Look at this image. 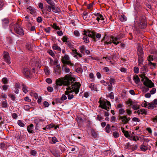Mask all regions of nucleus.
<instances>
[{"label": "nucleus", "instance_id": "obj_50", "mask_svg": "<svg viewBox=\"0 0 157 157\" xmlns=\"http://www.w3.org/2000/svg\"><path fill=\"white\" fill-rule=\"evenodd\" d=\"M50 151L52 153V154L56 157H58V156H59L58 154L56 153L54 151L50 150Z\"/></svg>", "mask_w": 157, "mask_h": 157}, {"label": "nucleus", "instance_id": "obj_54", "mask_svg": "<svg viewBox=\"0 0 157 157\" xmlns=\"http://www.w3.org/2000/svg\"><path fill=\"white\" fill-rule=\"evenodd\" d=\"M148 65L149 66L151 67L153 66V67H155L156 65V63H152L151 62H150L148 63Z\"/></svg>", "mask_w": 157, "mask_h": 157}, {"label": "nucleus", "instance_id": "obj_41", "mask_svg": "<svg viewBox=\"0 0 157 157\" xmlns=\"http://www.w3.org/2000/svg\"><path fill=\"white\" fill-rule=\"evenodd\" d=\"M46 1L48 4L52 6L55 5V3L52 0H46Z\"/></svg>", "mask_w": 157, "mask_h": 157}, {"label": "nucleus", "instance_id": "obj_26", "mask_svg": "<svg viewBox=\"0 0 157 157\" xmlns=\"http://www.w3.org/2000/svg\"><path fill=\"white\" fill-rule=\"evenodd\" d=\"M137 51L139 52V55H143V51L142 48L141 46L138 45L137 47Z\"/></svg>", "mask_w": 157, "mask_h": 157}, {"label": "nucleus", "instance_id": "obj_21", "mask_svg": "<svg viewBox=\"0 0 157 157\" xmlns=\"http://www.w3.org/2000/svg\"><path fill=\"white\" fill-rule=\"evenodd\" d=\"M65 44H66L68 47H69L71 49H74V46L71 44L69 40Z\"/></svg>", "mask_w": 157, "mask_h": 157}, {"label": "nucleus", "instance_id": "obj_6", "mask_svg": "<svg viewBox=\"0 0 157 157\" xmlns=\"http://www.w3.org/2000/svg\"><path fill=\"white\" fill-rule=\"evenodd\" d=\"M83 35L86 36H88L92 38L94 41H96L95 36V32L93 31H89L87 33L85 30L83 31Z\"/></svg>", "mask_w": 157, "mask_h": 157}, {"label": "nucleus", "instance_id": "obj_42", "mask_svg": "<svg viewBox=\"0 0 157 157\" xmlns=\"http://www.w3.org/2000/svg\"><path fill=\"white\" fill-rule=\"evenodd\" d=\"M62 40L63 42L66 43L69 40H68V38L66 36H63L62 38Z\"/></svg>", "mask_w": 157, "mask_h": 157}, {"label": "nucleus", "instance_id": "obj_46", "mask_svg": "<svg viewBox=\"0 0 157 157\" xmlns=\"http://www.w3.org/2000/svg\"><path fill=\"white\" fill-rule=\"evenodd\" d=\"M83 39L85 43H88L89 42V39L87 36H85L83 37Z\"/></svg>", "mask_w": 157, "mask_h": 157}, {"label": "nucleus", "instance_id": "obj_1", "mask_svg": "<svg viewBox=\"0 0 157 157\" xmlns=\"http://www.w3.org/2000/svg\"><path fill=\"white\" fill-rule=\"evenodd\" d=\"M75 81V78L71 75H67L63 78H61L57 79L56 81V83L59 86H61L62 85L67 86Z\"/></svg>", "mask_w": 157, "mask_h": 157}, {"label": "nucleus", "instance_id": "obj_43", "mask_svg": "<svg viewBox=\"0 0 157 157\" xmlns=\"http://www.w3.org/2000/svg\"><path fill=\"white\" fill-rule=\"evenodd\" d=\"M2 107L3 108H6L7 106V104L6 100L3 101L2 103Z\"/></svg>", "mask_w": 157, "mask_h": 157}, {"label": "nucleus", "instance_id": "obj_18", "mask_svg": "<svg viewBox=\"0 0 157 157\" xmlns=\"http://www.w3.org/2000/svg\"><path fill=\"white\" fill-rule=\"evenodd\" d=\"M111 39L112 40V41L113 43L116 45H117L119 43V42L118 41L116 42V41L119 40V38H118L117 37H112Z\"/></svg>", "mask_w": 157, "mask_h": 157}, {"label": "nucleus", "instance_id": "obj_58", "mask_svg": "<svg viewBox=\"0 0 157 157\" xmlns=\"http://www.w3.org/2000/svg\"><path fill=\"white\" fill-rule=\"evenodd\" d=\"M30 108V106L29 105H26L24 106V109L26 111L29 110Z\"/></svg>", "mask_w": 157, "mask_h": 157}, {"label": "nucleus", "instance_id": "obj_60", "mask_svg": "<svg viewBox=\"0 0 157 157\" xmlns=\"http://www.w3.org/2000/svg\"><path fill=\"white\" fill-rule=\"evenodd\" d=\"M28 9L31 11L30 13H33L35 12L34 10L32 7L29 6L28 7Z\"/></svg>", "mask_w": 157, "mask_h": 157}, {"label": "nucleus", "instance_id": "obj_14", "mask_svg": "<svg viewBox=\"0 0 157 157\" xmlns=\"http://www.w3.org/2000/svg\"><path fill=\"white\" fill-rule=\"evenodd\" d=\"M61 72V68L59 65H58L55 67L54 68V73L56 75H59Z\"/></svg>", "mask_w": 157, "mask_h": 157}, {"label": "nucleus", "instance_id": "obj_59", "mask_svg": "<svg viewBox=\"0 0 157 157\" xmlns=\"http://www.w3.org/2000/svg\"><path fill=\"white\" fill-rule=\"evenodd\" d=\"M2 82L4 84H7L8 82L7 78L5 77L3 78L2 79Z\"/></svg>", "mask_w": 157, "mask_h": 157}, {"label": "nucleus", "instance_id": "obj_4", "mask_svg": "<svg viewBox=\"0 0 157 157\" xmlns=\"http://www.w3.org/2000/svg\"><path fill=\"white\" fill-rule=\"evenodd\" d=\"M15 32L18 34L23 36L24 34L23 28L17 23H16L14 26Z\"/></svg>", "mask_w": 157, "mask_h": 157}, {"label": "nucleus", "instance_id": "obj_32", "mask_svg": "<svg viewBox=\"0 0 157 157\" xmlns=\"http://www.w3.org/2000/svg\"><path fill=\"white\" fill-rule=\"evenodd\" d=\"M132 146L129 143H127L125 145L124 148L126 149H131L132 147Z\"/></svg>", "mask_w": 157, "mask_h": 157}, {"label": "nucleus", "instance_id": "obj_10", "mask_svg": "<svg viewBox=\"0 0 157 157\" xmlns=\"http://www.w3.org/2000/svg\"><path fill=\"white\" fill-rule=\"evenodd\" d=\"M79 49L80 52L83 54H86L88 55L90 53V52L88 50L86 49L84 45L80 46L79 48Z\"/></svg>", "mask_w": 157, "mask_h": 157}, {"label": "nucleus", "instance_id": "obj_29", "mask_svg": "<svg viewBox=\"0 0 157 157\" xmlns=\"http://www.w3.org/2000/svg\"><path fill=\"white\" fill-rule=\"evenodd\" d=\"M94 14L97 17L96 19L98 21H99L100 18L102 17V15L100 14L99 13H95Z\"/></svg>", "mask_w": 157, "mask_h": 157}, {"label": "nucleus", "instance_id": "obj_47", "mask_svg": "<svg viewBox=\"0 0 157 157\" xmlns=\"http://www.w3.org/2000/svg\"><path fill=\"white\" fill-rule=\"evenodd\" d=\"M30 153L33 156H36L37 154V152L35 150H32L30 151Z\"/></svg>", "mask_w": 157, "mask_h": 157}, {"label": "nucleus", "instance_id": "obj_33", "mask_svg": "<svg viewBox=\"0 0 157 157\" xmlns=\"http://www.w3.org/2000/svg\"><path fill=\"white\" fill-rule=\"evenodd\" d=\"M147 67L146 65L143 66L141 68V71L142 73H144L147 71Z\"/></svg>", "mask_w": 157, "mask_h": 157}, {"label": "nucleus", "instance_id": "obj_8", "mask_svg": "<svg viewBox=\"0 0 157 157\" xmlns=\"http://www.w3.org/2000/svg\"><path fill=\"white\" fill-rule=\"evenodd\" d=\"M3 54L5 61L7 63L10 64L11 62L9 53L7 52H4Z\"/></svg>", "mask_w": 157, "mask_h": 157}, {"label": "nucleus", "instance_id": "obj_23", "mask_svg": "<svg viewBox=\"0 0 157 157\" xmlns=\"http://www.w3.org/2000/svg\"><path fill=\"white\" fill-rule=\"evenodd\" d=\"M140 148L141 151H146L147 149V147L143 144L140 145Z\"/></svg>", "mask_w": 157, "mask_h": 157}, {"label": "nucleus", "instance_id": "obj_36", "mask_svg": "<svg viewBox=\"0 0 157 157\" xmlns=\"http://www.w3.org/2000/svg\"><path fill=\"white\" fill-rule=\"evenodd\" d=\"M88 14V13L86 12H84L83 13V19L86 20H87V14Z\"/></svg>", "mask_w": 157, "mask_h": 157}, {"label": "nucleus", "instance_id": "obj_19", "mask_svg": "<svg viewBox=\"0 0 157 157\" xmlns=\"http://www.w3.org/2000/svg\"><path fill=\"white\" fill-rule=\"evenodd\" d=\"M133 80L136 84L139 83L140 82V80L138 76L137 75H135L133 77Z\"/></svg>", "mask_w": 157, "mask_h": 157}, {"label": "nucleus", "instance_id": "obj_48", "mask_svg": "<svg viewBox=\"0 0 157 157\" xmlns=\"http://www.w3.org/2000/svg\"><path fill=\"white\" fill-rule=\"evenodd\" d=\"M140 113L141 114H147V113L146 111H145V109H140Z\"/></svg>", "mask_w": 157, "mask_h": 157}, {"label": "nucleus", "instance_id": "obj_57", "mask_svg": "<svg viewBox=\"0 0 157 157\" xmlns=\"http://www.w3.org/2000/svg\"><path fill=\"white\" fill-rule=\"evenodd\" d=\"M124 135L127 138H129L130 137V135L129 134L128 131H126L124 133Z\"/></svg>", "mask_w": 157, "mask_h": 157}, {"label": "nucleus", "instance_id": "obj_63", "mask_svg": "<svg viewBox=\"0 0 157 157\" xmlns=\"http://www.w3.org/2000/svg\"><path fill=\"white\" fill-rule=\"evenodd\" d=\"M156 90V89L154 88H152V90L150 91V93L151 94H153L155 93Z\"/></svg>", "mask_w": 157, "mask_h": 157}, {"label": "nucleus", "instance_id": "obj_52", "mask_svg": "<svg viewBox=\"0 0 157 157\" xmlns=\"http://www.w3.org/2000/svg\"><path fill=\"white\" fill-rule=\"evenodd\" d=\"M101 35L100 34L96 33L95 32V38L96 37L97 38H98V40H99L100 39V38H101ZM95 39H96V38H95ZM97 40H96V41H96Z\"/></svg>", "mask_w": 157, "mask_h": 157}, {"label": "nucleus", "instance_id": "obj_38", "mask_svg": "<svg viewBox=\"0 0 157 157\" xmlns=\"http://www.w3.org/2000/svg\"><path fill=\"white\" fill-rule=\"evenodd\" d=\"M132 108L135 110H136L139 108V106L137 104H132Z\"/></svg>", "mask_w": 157, "mask_h": 157}, {"label": "nucleus", "instance_id": "obj_12", "mask_svg": "<svg viewBox=\"0 0 157 157\" xmlns=\"http://www.w3.org/2000/svg\"><path fill=\"white\" fill-rule=\"evenodd\" d=\"M72 92H73L70 90H67L65 92L64 94L67 96L69 100H71L74 98L73 95L71 94V93Z\"/></svg>", "mask_w": 157, "mask_h": 157}, {"label": "nucleus", "instance_id": "obj_37", "mask_svg": "<svg viewBox=\"0 0 157 157\" xmlns=\"http://www.w3.org/2000/svg\"><path fill=\"white\" fill-rule=\"evenodd\" d=\"M109 81V82L111 83V84H114L116 82L115 79L113 78H110V79H108Z\"/></svg>", "mask_w": 157, "mask_h": 157}, {"label": "nucleus", "instance_id": "obj_5", "mask_svg": "<svg viewBox=\"0 0 157 157\" xmlns=\"http://www.w3.org/2000/svg\"><path fill=\"white\" fill-rule=\"evenodd\" d=\"M119 120H121V123L124 124H126L130 120V117H127V116L124 115L119 116Z\"/></svg>", "mask_w": 157, "mask_h": 157}, {"label": "nucleus", "instance_id": "obj_24", "mask_svg": "<svg viewBox=\"0 0 157 157\" xmlns=\"http://www.w3.org/2000/svg\"><path fill=\"white\" fill-rule=\"evenodd\" d=\"M30 95L31 96L34 97L36 98H38V94L34 91H31L30 93Z\"/></svg>", "mask_w": 157, "mask_h": 157}, {"label": "nucleus", "instance_id": "obj_51", "mask_svg": "<svg viewBox=\"0 0 157 157\" xmlns=\"http://www.w3.org/2000/svg\"><path fill=\"white\" fill-rule=\"evenodd\" d=\"M52 27L57 30H59L60 29V28L59 27V26H57L56 25V23H54L52 25Z\"/></svg>", "mask_w": 157, "mask_h": 157}, {"label": "nucleus", "instance_id": "obj_49", "mask_svg": "<svg viewBox=\"0 0 157 157\" xmlns=\"http://www.w3.org/2000/svg\"><path fill=\"white\" fill-rule=\"evenodd\" d=\"M8 96L13 101H14L16 98V97L13 94H10L8 95Z\"/></svg>", "mask_w": 157, "mask_h": 157}, {"label": "nucleus", "instance_id": "obj_40", "mask_svg": "<svg viewBox=\"0 0 157 157\" xmlns=\"http://www.w3.org/2000/svg\"><path fill=\"white\" fill-rule=\"evenodd\" d=\"M110 125L109 124H107L106 127H105V130L106 132L107 133H109L110 132Z\"/></svg>", "mask_w": 157, "mask_h": 157}, {"label": "nucleus", "instance_id": "obj_13", "mask_svg": "<svg viewBox=\"0 0 157 157\" xmlns=\"http://www.w3.org/2000/svg\"><path fill=\"white\" fill-rule=\"evenodd\" d=\"M149 81H144V85L147 87L151 88L154 86V83L149 80H148Z\"/></svg>", "mask_w": 157, "mask_h": 157}, {"label": "nucleus", "instance_id": "obj_27", "mask_svg": "<svg viewBox=\"0 0 157 157\" xmlns=\"http://www.w3.org/2000/svg\"><path fill=\"white\" fill-rule=\"evenodd\" d=\"M22 90H23V91L25 93H27L28 91V87L27 86L23 84H22Z\"/></svg>", "mask_w": 157, "mask_h": 157}, {"label": "nucleus", "instance_id": "obj_9", "mask_svg": "<svg viewBox=\"0 0 157 157\" xmlns=\"http://www.w3.org/2000/svg\"><path fill=\"white\" fill-rule=\"evenodd\" d=\"M69 59V57L67 55H65L63 59L62 60V63L64 64H70L71 65H73L70 61H68Z\"/></svg>", "mask_w": 157, "mask_h": 157}, {"label": "nucleus", "instance_id": "obj_31", "mask_svg": "<svg viewBox=\"0 0 157 157\" xmlns=\"http://www.w3.org/2000/svg\"><path fill=\"white\" fill-rule=\"evenodd\" d=\"M2 25L4 26H5L9 23V21L8 19L7 18H6L3 19H2Z\"/></svg>", "mask_w": 157, "mask_h": 157}, {"label": "nucleus", "instance_id": "obj_53", "mask_svg": "<svg viewBox=\"0 0 157 157\" xmlns=\"http://www.w3.org/2000/svg\"><path fill=\"white\" fill-rule=\"evenodd\" d=\"M134 71L135 73L136 74H138L139 72V68L137 67H135L134 68Z\"/></svg>", "mask_w": 157, "mask_h": 157}, {"label": "nucleus", "instance_id": "obj_11", "mask_svg": "<svg viewBox=\"0 0 157 157\" xmlns=\"http://www.w3.org/2000/svg\"><path fill=\"white\" fill-rule=\"evenodd\" d=\"M147 26L146 21L144 19H141L139 23V26L141 29L145 28Z\"/></svg>", "mask_w": 157, "mask_h": 157}, {"label": "nucleus", "instance_id": "obj_28", "mask_svg": "<svg viewBox=\"0 0 157 157\" xmlns=\"http://www.w3.org/2000/svg\"><path fill=\"white\" fill-rule=\"evenodd\" d=\"M53 49L54 50H57L60 52H61V49L56 44H54L52 46Z\"/></svg>", "mask_w": 157, "mask_h": 157}, {"label": "nucleus", "instance_id": "obj_30", "mask_svg": "<svg viewBox=\"0 0 157 157\" xmlns=\"http://www.w3.org/2000/svg\"><path fill=\"white\" fill-rule=\"evenodd\" d=\"M44 71L45 74L46 75H48L50 74V71L48 67L45 66L44 68Z\"/></svg>", "mask_w": 157, "mask_h": 157}, {"label": "nucleus", "instance_id": "obj_44", "mask_svg": "<svg viewBox=\"0 0 157 157\" xmlns=\"http://www.w3.org/2000/svg\"><path fill=\"white\" fill-rule=\"evenodd\" d=\"M113 135L115 138H117L119 136V133L117 132H114L113 133Z\"/></svg>", "mask_w": 157, "mask_h": 157}, {"label": "nucleus", "instance_id": "obj_16", "mask_svg": "<svg viewBox=\"0 0 157 157\" xmlns=\"http://www.w3.org/2000/svg\"><path fill=\"white\" fill-rule=\"evenodd\" d=\"M139 54H138V65H142L143 64V55Z\"/></svg>", "mask_w": 157, "mask_h": 157}, {"label": "nucleus", "instance_id": "obj_45", "mask_svg": "<svg viewBox=\"0 0 157 157\" xmlns=\"http://www.w3.org/2000/svg\"><path fill=\"white\" fill-rule=\"evenodd\" d=\"M92 135L94 138L97 137V133L93 130H91Z\"/></svg>", "mask_w": 157, "mask_h": 157}, {"label": "nucleus", "instance_id": "obj_34", "mask_svg": "<svg viewBox=\"0 0 157 157\" xmlns=\"http://www.w3.org/2000/svg\"><path fill=\"white\" fill-rule=\"evenodd\" d=\"M26 48L29 51H31L32 50V45L30 43H28L26 45Z\"/></svg>", "mask_w": 157, "mask_h": 157}, {"label": "nucleus", "instance_id": "obj_64", "mask_svg": "<svg viewBox=\"0 0 157 157\" xmlns=\"http://www.w3.org/2000/svg\"><path fill=\"white\" fill-rule=\"evenodd\" d=\"M46 8L47 10L48 11L50 12L51 11V9H52V6H49L47 5L46 6Z\"/></svg>", "mask_w": 157, "mask_h": 157}, {"label": "nucleus", "instance_id": "obj_55", "mask_svg": "<svg viewBox=\"0 0 157 157\" xmlns=\"http://www.w3.org/2000/svg\"><path fill=\"white\" fill-rule=\"evenodd\" d=\"M52 141L54 144H55L57 142H58L57 139L55 137H53L52 138Z\"/></svg>", "mask_w": 157, "mask_h": 157}, {"label": "nucleus", "instance_id": "obj_22", "mask_svg": "<svg viewBox=\"0 0 157 157\" xmlns=\"http://www.w3.org/2000/svg\"><path fill=\"white\" fill-rule=\"evenodd\" d=\"M127 19V17L124 14H122L120 17V20L121 21H125Z\"/></svg>", "mask_w": 157, "mask_h": 157}, {"label": "nucleus", "instance_id": "obj_62", "mask_svg": "<svg viewBox=\"0 0 157 157\" xmlns=\"http://www.w3.org/2000/svg\"><path fill=\"white\" fill-rule=\"evenodd\" d=\"M43 105L45 107H48L49 105V103L46 101H44L43 102Z\"/></svg>", "mask_w": 157, "mask_h": 157}, {"label": "nucleus", "instance_id": "obj_20", "mask_svg": "<svg viewBox=\"0 0 157 157\" xmlns=\"http://www.w3.org/2000/svg\"><path fill=\"white\" fill-rule=\"evenodd\" d=\"M52 9L53 12L56 13H59L60 12V10L58 8L56 7L55 5L52 6Z\"/></svg>", "mask_w": 157, "mask_h": 157}, {"label": "nucleus", "instance_id": "obj_3", "mask_svg": "<svg viewBox=\"0 0 157 157\" xmlns=\"http://www.w3.org/2000/svg\"><path fill=\"white\" fill-rule=\"evenodd\" d=\"M100 103V106L102 109H105L107 111H109L111 107V104L109 101L106 100L102 101L100 100L99 101Z\"/></svg>", "mask_w": 157, "mask_h": 157}, {"label": "nucleus", "instance_id": "obj_39", "mask_svg": "<svg viewBox=\"0 0 157 157\" xmlns=\"http://www.w3.org/2000/svg\"><path fill=\"white\" fill-rule=\"evenodd\" d=\"M148 107L151 108L152 109L153 108L156 107L155 105V104L152 102L150 103H148Z\"/></svg>", "mask_w": 157, "mask_h": 157}, {"label": "nucleus", "instance_id": "obj_17", "mask_svg": "<svg viewBox=\"0 0 157 157\" xmlns=\"http://www.w3.org/2000/svg\"><path fill=\"white\" fill-rule=\"evenodd\" d=\"M89 87L91 89V90L97 91V87L93 83L90 84L89 85Z\"/></svg>", "mask_w": 157, "mask_h": 157}, {"label": "nucleus", "instance_id": "obj_35", "mask_svg": "<svg viewBox=\"0 0 157 157\" xmlns=\"http://www.w3.org/2000/svg\"><path fill=\"white\" fill-rule=\"evenodd\" d=\"M17 124L20 127H24L25 126V124L21 120L18 121Z\"/></svg>", "mask_w": 157, "mask_h": 157}, {"label": "nucleus", "instance_id": "obj_15", "mask_svg": "<svg viewBox=\"0 0 157 157\" xmlns=\"http://www.w3.org/2000/svg\"><path fill=\"white\" fill-rule=\"evenodd\" d=\"M33 125L31 124L28 126L27 128V130L28 132L29 133H33L34 132L33 131Z\"/></svg>", "mask_w": 157, "mask_h": 157}, {"label": "nucleus", "instance_id": "obj_25", "mask_svg": "<svg viewBox=\"0 0 157 157\" xmlns=\"http://www.w3.org/2000/svg\"><path fill=\"white\" fill-rule=\"evenodd\" d=\"M139 76L142 78V81H144V80L145 79L146 81H147L149 79L146 77L144 74H143L139 75Z\"/></svg>", "mask_w": 157, "mask_h": 157}, {"label": "nucleus", "instance_id": "obj_7", "mask_svg": "<svg viewBox=\"0 0 157 157\" xmlns=\"http://www.w3.org/2000/svg\"><path fill=\"white\" fill-rule=\"evenodd\" d=\"M22 72L24 75L27 78H30L32 75V73L30 71V70L27 68L24 69Z\"/></svg>", "mask_w": 157, "mask_h": 157}, {"label": "nucleus", "instance_id": "obj_61", "mask_svg": "<svg viewBox=\"0 0 157 157\" xmlns=\"http://www.w3.org/2000/svg\"><path fill=\"white\" fill-rule=\"evenodd\" d=\"M56 101L57 103H61L62 102V100L61 98H57L56 99Z\"/></svg>", "mask_w": 157, "mask_h": 157}, {"label": "nucleus", "instance_id": "obj_56", "mask_svg": "<svg viewBox=\"0 0 157 157\" xmlns=\"http://www.w3.org/2000/svg\"><path fill=\"white\" fill-rule=\"evenodd\" d=\"M125 113V111L123 109H120L119 110V113L120 114H123Z\"/></svg>", "mask_w": 157, "mask_h": 157}, {"label": "nucleus", "instance_id": "obj_2", "mask_svg": "<svg viewBox=\"0 0 157 157\" xmlns=\"http://www.w3.org/2000/svg\"><path fill=\"white\" fill-rule=\"evenodd\" d=\"M74 82L73 81L72 83H71L69 85H68L66 89L67 90H70L73 92H75V94H77L79 91L80 87L81 86V85L79 82Z\"/></svg>", "mask_w": 157, "mask_h": 157}]
</instances>
